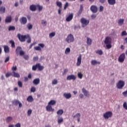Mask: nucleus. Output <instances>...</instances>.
<instances>
[{"label":"nucleus","instance_id":"f257e3e1","mask_svg":"<svg viewBox=\"0 0 127 127\" xmlns=\"http://www.w3.org/2000/svg\"><path fill=\"white\" fill-rule=\"evenodd\" d=\"M56 105V101L52 100L49 103L48 105L46 106V110L47 112H54V109L52 108V106Z\"/></svg>","mask_w":127,"mask_h":127},{"label":"nucleus","instance_id":"f03ea898","mask_svg":"<svg viewBox=\"0 0 127 127\" xmlns=\"http://www.w3.org/2000/svg\"><path fill=\"white\" fill-rule=\"evenodd\" d=\"M104 43L107 49H111L112 48V39L110 37H107L104 41Z\"/></svg>","mask_w":127,"mask_h":127},{"label":"nucleus","instance_id":"7ed1b4c3","mask_svg":"<svg viewBox=\"0 0 127 127\" xmlns=\"http://www.w3.org/2000/svg\"><path fill=\"white\" fill-rule=\"evenodd\" d=\"M32 69L33 71H36L37 69L39 71H42V70L44 69V66L41 65V64H40V63H38L36 64L35 65H33Z\"/></svg>","mask_w":127,"mask_h":127},{"label":"nucleus","instance_id":"20e7f679","mask_svg":"<svg viewBox=\"0 0 127 127\" xmlns=\"http://www.w3.org/2000/svg\"><path fill=\"white\" fill-rule=\"evenodd\" d=\"M17 37L20 42H25V40L27 37V35H23L20 34H18Z\"/></svg>","mask_w":127,"mask_h":127},{"label":"nucleus","instance_id":"39448f33","mask_svg":"<svg viewBox=\"0 0 127 127\" xmlns=\"http://www.w3.org/2000/svg\"><path fill=\"white\" fill-rule=\"evenodd\" d=\"M111 117H113V113L111 111L107 112L103 114V118L105 120H109Z\"/></svg>","mask_w":127,"mask_h":127},{"label":"nucleus","instance_id":"423d86ee","mask_svg":"<svg viewBox=\"0 0 127 127\" xmlns=\"http://www.w3.org/2000/svg\"><path fill=\"white\" fill-rule=\"evenodd\" d=\"M82 27H86L88 24H89V20L85 19L84 18H82L80 20Z\"/></svg>","mask_w":127,"mask_h":127},{"label":"nucleus","instance_id":"0eeeda50","mask_svg":"<svg viewBox=\"0 0 127 127\" xmlns=\"http://www.w3.org/2000/svg\"><path fill=\"white\" fill-rule=\"evenodd\" d=\"M16 54H18V53H19L20 56H22L24 54H25V53H24V52L22 51V48L21 47H17L16 48Z\"/></svg>","mask_w":127,"mask_h":127},{"label":"nucleus","instance_id":"6e6552de","mask_svg":"<svg viewBox=\"0 0 127 127\" xmlns=\"http://www.w3.org/2000/svg\"><path fill=\"white\" fill-rule=\"evenodd\" d=\"M125 83L123 80H119L117 84V87L118 89H122L125 87Z\"/></svg>","mask_w":127,"mask_h":127},{"label":"nucleus","instance_id":"1a4fd4ad","mask_svg":"<svg viewBox=\"0 0 127 127\" xmlns=\"http://www.w3.org/2000/svg\"><path fill=\"white\" fill-rule=\"evenodd\" d=\"M66 41L67 43H71V42H74V36L71 34L68 35L66 39Z\"/></svg>","mask_w":127,"mask_h":127},{"label":"nucleus","instance_id":"9d476101","mask_svg":"<svg viewBox=\"0 0 127 127\" xmlns=\"http://www.w3.org/2000/svg\"><path fill=\"white\" fill-rule=\"evenodd\" d=\"M125 59H126V54L123 53L119 57L118 61L119 62H120V63H123V62L125 61Z\"/></svg>","mask_w":127,"mask_h":127},{"label":"nucleus","instance_id":"9b49d317","mask_svg":"<svg viewBox=\"0 0 127 127\" xmlns=\"http://www.w3.org/2000/svg\"><path fill=\"white\" fill-rule=\"evenodd\" d=\"M12 104L14 106H18L19 105V108H21V107H22V104L17 100H13L12 101Z\"/></svg>","mask_w":127,"mask_h":127},{"label":"nucleus","instance_id":"f8f14e48","mask_svg":"<svg viewBox=\"0 0 127 127\" xmlns=\"http://www.w3.org/2000/svg\"><path fill=\"white\" fill-rule=\"evenodd\" d=\"M44 46H45V45H44V44H39L38 46L34 47V49L37 51H41V48H44Z\"/></svg>","mask_w":127,"mask_h":127},{"label":"nucleus","instance_id":"ddd939ff","mask_svg":"<svg viewBox=\"0 0 127 127\" xmlns=\"http://www.w3.org/2000/svg\"><path fill=\"white\" fill-rule=\"evenodd\" d=\"M20 22L21 24H26L27 23V19L25 17H22L20 19Z\"/></svg>","mask_w":127,"mask_h":127},{"label":"nucleus","instance_id":"4468645a","mask_svg":"<svg viewBox=\"0 0 127 127\" xmlns=\"http://www.w3.org/2000/svg\"><path fill=\"white\" fill-rule=\"evenodd\" d=\"M82 62V55L80 54L79 57L77 58V61L76 63L77 66H80Z\"/></svg>","mask_w":127,"mask_h":127},{"label":"nucleus","instance_id":"2eb2a0df","mask_svg":"<svg viewBox=\"0 0 127 127\" xmlns=\"http://www.w3.org/2000/svg\"><path fill=\"white\" fill-rule=\"evenodd\" d=\"M82 93L85 96V97H87V98L90 97V93H89V91H87L85 88H82Z\"/></svg>","mask_w":127,"mask_h":127},{"label":"nucleus","instance_id":"dca6fc26","mask_svg":"<svg viewBox=\"0 0 127 127\" xmlns=\"http://www.w3.org/2000/svg\"><path fill=\"white\" fill-rule=\"evenodd\" d=\"M66 80L68 81H70V80H73V81H75V80H76V76L73 74L68 75L66 77Z\"/></svg>","mask_w":127,"mask_h":127},{"label":"nucleus","instance_id":"f3484780","mask_svg":"<svg viewBox=\"0 0 127 127\" xmlns=\"http://www.w3.org/2000/svg\"><path fill=\"white\" fill-rule=\"evenodd\" d=\"M73 14L72 13L69 14L68 16L65 19L66 21L69 22V21H71L72 19H73Z\"/></svg>","mask_w":127,"mask_h":127},{"label":"nucleus","instance_id":"a211bd4d","mask_svg":"<svg viewBox=\"0 0 127 127\" xmlns=\"http://www.w3.org/2000/svg\"><path fill=\"white\" fill-rule=\"evenodd\" d=\"M90 10H91L93 13H96L98 11V8L97 6L93 5L90 7Z\"/></svg>","mask_w":127,"mask_h":127},{"label":"nucleus","instance_id":"6ab92c4d","mask_svg":"<svg viewBox=\"0 0 127 127\" xmlns=\"http://www.w3.org/2000/svg\"><path fill=\"white\" fill-rule=\"evenodd\" d=\"M63 96L64 97V98H65L67 100L70 99V98L72 97V94H71V93H64Z\"/></svg>","mask_w":127,"mask_h":127},{"label":"nucleus","instance_id":"aec40b11","mask_svg":"<svg viewBox=\"0 0 127 127\" xmlns=\"http://www.w3.org/2000/svg\"><path fill=\"white\" fill-rule=\"evenodd\" d=\"M39 83H40V79L39 78H36L33 81V84H34V85H37Z\"/></svg>","mask_w":127,"mask_h":127},{"label":"nucleus","instance_id":"412c9836","mask_svg":"<svg viewBox=\"0 0 127 127\" xmlns=\"http://www.w3.org/2000/svg\"><path fill=\"white\" fill-rule=\"evenodd\" d=\"M12 19L11 18V16H7L5 20V22H6V23H9L11 22Z\"/></svg>","mask_w":127,"mask_h":127},{"label":"nucleus","instance_id":"4be33fe9","mask_svg":"<svg viewBox=\"0 0 127 127\" xmlns=\"http://www.w3.org/2000/svg\"><path fill=\"white\" fill-rule=\"evenodd\" d=\"M108 2L110 5H115L116 4V0H108Z\"/></svg>","mask_w":127,"mask_h":127},{"label":"nucleus","instance_id":"5701e85b","mask_svg":"<svg viewBox=\"0 0 127 127\" xmlns=\"http://www.w3.org/2000/svg\"><path fill=\"white\" fill-rule=\"evenodd\" d=\"M91 63L92 65H97V64H98L99 65H100V64H101V62H97L96 60L91 61Z\"/></svg>","mask_w":127,"mask_h":127},{"label":"nucleus","instance_id":"b1692460","mask_svg":"<svg viewBox=\"0 0 127 127\" xmlns=\"http://www.w3.org/2000/svg\"><path fill=\"white\" fill-rule=\"evenodd\" d=\"M13 73V76L15 78H20V75L19 73L16 72L15 71H12Z\"/></svg>","mask_w":127,"mask_h":127},{"label":"nucleus","instance_id":"393cba45","mask_svg":"<svg viewBox=\"0 0 127 127\" xmlns=\"http://www.w3.org/2000/svg\"><path fill=\"white\" fill-rule=\"evenodd\" d=\"M27 101L29 102V103H31L33 102V97H32V96H29L27 98Z\"/></svg>","mask_w":127,"mask_h":127},{"label":"nucleus","instance_id":"a878e982","mask_svg":"<svg viewBox=\"0 0 127 127\" xmlns=\"http://www.w3.org/2000/svg\"><path fill=\"white\" fill-rule=\"evenodd\" d=\"M124 21H125V19H120L118 20V24H119V25H120V26H122V25H123V24H124Z\"/></svg>","mask_w":127,"mask_h":127},{"label":"nucleus","instance_id":"bb28decb","mask_svg":"<svg viewBox=\"0 0 127 127\" xmlns=\"http://www.w3.org/2000/svg\"><path fill=\"white\" fill-rule=\"evenodd\" d=\"M4 51L5 53H9V48H8V46H4Z\"/></svg>","mask_w":127,"mask_h":127},{"label":"nucleus","instance_id":"cd10ccee","mask_svg":"<svg viewBox=\"0 0 127 127\" xmlns=\"http://www.w3.org/2000/svg\"><path fill=\"white\" fill-rule=\"evenodd\" d=\"M30 9L32 11H35L36 10V6L35 5H31L30 6Z\"/></svg>","mask_w":127,"mask_h":127},{"label":"nucleus","instance_id":"c85d7f7f","mask_svg":"<svg viewBox=\"0 0 127 127\" xmlns=\"http://www.w3.org/2000/svg\"><path fill=\"white\" fill-rule=\"evenodd\" d=\"M63 113H64V111H63V110L60 109L57 111V114L59 116H62V115H63Z\"/></svg>","mask_w":127,"mask_h":127},{"label":"nucleus","instance_id":"c756f323","mask_svg":"<svg viewBox=\"0 0 127 127\" xmlns=\"http://www.w3.org/2000/svg\"><path fill=\"white\" fill-rule=\"evenodd\" d=\"M87 42L86 43L87 45H91L92 44V39H90L89 38H87Z\"/></svg>","mask_w":127,"mask_h":127},{"label":"nucleus","instance_id":"7c9ffc66","mask_svg":"<svg viewBox=\"0 0 127 127\" xmlns=\"http://www.w3.org/2000/svg\"><path fill=\"white\" fill-rule=\"evenodd\" d=\"M13 118L12 117H8L6 119V123H10L12 121Z\"/></svg>","mask_w":127,"mask_h":127},{"label":"nucleus","instance_id":"2f4dec72","mask_svg":"<svg viewBox=\"0 0 127 127\" xmlns=\"http://www.w3.org/2000/svg\"><path fill=\"white\" fill-rule=\"evenodd\" d=\"M26 39H28L27 40V43H31V38L29 36V35H27Z\"/></svg>","mask_w":127,"mask_h":127},{"label":"nucleus","instance_id":"473e14b6","mask_svg":"<svg viewBox=\"0 0 127 127\" xmlns=\"http://www.w3.org/2000/svg\"><path fill=\"white\" fill-rule=\"evenodd\" d=\"M0 13H4L5 12V8L4 7H0Z\"/></svg>","mask_w":127,"mask_h":127},{"label":"nucleus","instance_id":"72a5a7b5","mask_svg":"<svg viewBox=\"0 0 127 127\" xmlns=\"http://www.w3.org/2000/svg\"><path fill=\"white\" fill-rule=\"evenodd\" d=\"M13 30H15V27H14V26H9L8 28V31H12Z\"/></svg>","mask_w":127,"mask_h":127},{"label":"nucleus","instance_id":"f704fd0d","mask_svg":"<svg viewBox=\"0 0 127 127\" xmlns=\"http://www.w3.org/2000/svg\"><path fill=\"white\" fill-rule=\"evenodd\" d=\"M63 122H64V119H63L62 117L59 118L58 123L59 125H60V124H62V123H63Z\"/></svg>","mask_w":127,"mask_h":127},{"label":"nucleus","instance_id":"c9c22d12","mask_svg":"<svg viewBox=\"0 0 127 127\" xmlns=\"http://www.w3.org/2000/svg\"><path fill=\"white\" fill-rule=\"evenodd\" d=\"M56 4H57V5L59 6V7H60V8H62V3L61 2L57 1L56 2Z\"/></svg>","mask_w":127,"mask_h":127},{"label":"nucleus","instance_id":"e433bc0d","mask_svg":"<svg viewBox=\"0 0 127 127\" xmlns=\"http://www.w3.org/2000/svg\"><path fill=\"white\" fill-rule=\"evenodd\" d=\"M81 116V115L80 113H77L76 114V118H77V121L78 123L80 122V117Z\"/></svg>","mask_w":127,"mask_h":127},{"label":"nucleus","instance_id":"4c0bfd02","mask_svg":"<svg viewBox=\"0 0 127 127\" xmlns=\"http://www.w3.org/2000/svg\"><path fill=\"white\" fill-rule=\"evenodd\" d=\"M96 54L99 55H103V51L102 50H98L96 52Z\"/></svg>","mask_w":127,"mask_h":127},{"label":"nucleus","instance_id":"58836bf2","mask_svg":"<svg viewBox=\"0 0 127 127\" xmlns=\"http://www.w3.org/2000/svg\"><path fill=\"white\" fill-rule=\"evenodd\" d=\"M56 34L55 33V32H53L50 33V34H49L50 38H52V37H54V36H55Z\"/></svg>","mask_w":127,"mask_h":127},{"label":"nucleus","instance_id":"ea45409f","mask_svg":"<svg viewBox=\"0 0 127 127\" xmlns=\"http://www.w3.org/2000/svg\"><path fill=\"white\" fill-rule=\"evenodd\" d=\"M58 83V81L56 79H55L52 81V85H57Z\"/></svg>","mask_w":127,"mask_h":127},{"label":"nucleus","instance_id":"a19ab883","mask_svg":"<svg viewBox=\"0 0 127 127\" xmlns=\"http://www.w3.org/2000/svg\"><path fill=\"white\" fill-rule=\"evenodd\" d=\"M27 27L28 28V29H29V30H30V29H32L33 25L30 23H29L28 24Z\"/></svg>","mask_w":127,"mask_h":127},{"label":"nucleus","instance_id":"79ce46f5","mask_svg":"<svg viewBox=\"0 0 127 127\" xmlns=\"http://www.w3.org/2000/svg\"><path fill=\"white\" fill-rule=\"evenodd\" d=\"M36 91V88L35 87L33 86L31 88V92L32 93H34Z\"/></svg>","mask_w":127,"mask_h":127},{"label":"nucleus","instance_id":"37998d69","mask_svg":"<svg viewBox=\"0 0 127 127\" xmlns=\"http://www.w3.org/2000/svg\"><path fill=\"white\" fill-rule=\"evenodd\" d=\"M10 43H11V47H12V48H14V47H15V45L14 44V41H13L12 40L10 41Z\"/></svg>","mask_w":127,"mask_h":127},{"label":"nucleus","instance_id":"c03bdc74","mask_svg":"<svg viewBox=\"0 0 127 127\" xmlns=\"http://www.w3.org/2000/svg\"><path fill=\"white\" fill-rule=\"evenodd\" d=\"M70 51H71V50L69 48H67L65 51V54H68V53H70Z\"/></svg>","mask_w":127,"mask_h":127},{"label":"nucleus","instance_id":"a18cd8bd","mask_svg":"<svg viewBox=\"0 0 127 127\" xmlns=\"http://www.w3.org/2000/svg\"><path fill=\"white\" fill-rule=\"evenodd\" d=\"M67 73H68V69L67 68H65L64 70V71L63 72V75H66L67 74Z\"/></svg>","mask_w":127,"mask_h":127},{"label":"nucleus","instance_id":"49530a36","mask_svg":"<svg viewBox=\"0 0 127 127\" xmlns=\"http://www.w3.org/2000/svg\"><path fill=\"white\" fill-rule=\"evenodd\" d=\"M42 24L44 26H46V25H47V22L44 20H42Z\"/></svg>","mask_w":127,"mask_h":127},{"label":"nucleus","instance_id":"de8ad7c7","mask_svg":"<svg viewBox=\"0 0 127 127\" xmlns=\"http://www.w3.org/2000/svg\"><path fill=\"white\" fill-rule=\"evenodd\" d=\"M78 77L79 78V79H82L83 78V74H82L81 72H78Z\"/></svg>","mask_w":127,"mask_h":127},{"label":"nucleus","instance_id":"09e8293b","mask_svg":"<svg viewBox=\"0 0 127 127\" xmlns=\"http://www.w3.org/2000/svg\"><path fill=\"white\" fill-rule=\"evenodd\" d=\"M18 85L20 88H22V82L20 81H18Z\"/></svg>","mask_w":127,"mask_h":127},{"label":"nucleus","instance_id":"8fccbe9b","mask_svg":"<svg viewBox=\"0 0 127 127\" xmlns=\"http://www.w3.org/2000/svg\"><path fill=\"white\" fill-rule=\"evenodd\" d=\"M11 70L13 72H14V71H16L17 70V67H16V66L12 67Z\"/></svg>","mask_w":127,"mask_h":127},{"label":"nucleus","instance_id":"3c124183","mask_svg":"<svg viewBox=\"0 0 127 127\" xmlns=\"http://www.w3.org/2000/svg\"><path fill=\"white\" fill-rule=\"evenodd\" d=\"M121 35H122V36H125L126 35H127V31H123L122 32Z\"/></svg>","mask_w":127,"mask_h":127},{"label":"nucleus","instance_id":"603ef678","mask_svg":"<svg viewBox=\"0 0 127 127\" xmlns=\"http://www.w3.org/2000/svg\"><path fill=\"white\" fill-rule=\"evenodd\" d=\"M11 76V73L10 72H7L5 74V77L6 78H8V77H10Z\"/></svg>","mask_w":127,"mask_h":127},{"label":"nucleus","instance_id":"864d4df0","mask_svg":"<svg viewBox=\"0 0 127 127\" xmlns=\"http://www.w3.org/2000/svg\"><path fill=\"white\" fill-rule=\"evenodd\" d=\"M27 114H28V116H30V115L32 114V110L31 109L28 110Z\"/></svg>","mask_w":127,"mask_h":127},{"label":"nucleus","instance_id":"5fc2aeb1","mask_svg":"<svg viewBox=\"0 0 127 127\" xmlns=\"http://www.w3.org/2000/svg\"><path fill=\"white\" fill-rule=\"evenodd\" d=\"M33 61L34 62L38 61V57H34L33 59Z\"/></svg>","mask_w":127,"mask_h":127},{"label":"nucleus","instance_id":"6e6d98bb","mask_svg":"<svg viewBox=\"0 0 127 127\" xmlns=\"http://www.w3.org/2000/svg\"><path fill=\"white\" fill-rule=\"evenodd\" d=\"M23 58L25 60H28V59H29V56H28V55H24Z\"/></svg>","mask_w":127,"mask_h":127},{"label":"nucleus","instance_id":"4d7b16f0","mask_svg":"<svg viewBox=\"0 0 127 127\" xmlns=\"http://www.w3.org/2000/svg\"><path fill=\"white\" fill-rule=\"evenodd\" d=\"M123 107L125 108V110H127V102H124L123 104Z\"/></svg>","mask_w":127,"mask_h":127},{"label":"nucleus","instance_id":"13d9d810","mask_svg":"<svg viewBox=\"0 0 127 127\" xmlns=\"http://www.w3.org/2000/svg\"><path fill=\"white\" fill-rule=\"evenodd\" d=\"M83 11L82 10H79L78 12H77V15L78 16H80V15H81V14H82V12Z\"/></svg>","mask_w":127,"mask_h":127},{"label":"nucleus","instance_id":"bf43d9fd","mask_svg":"<svg viewBox=\"0 0 127 127\" xmlns=\"http://www.w3.org/2000/svg\"><path fill=\"white\" fill-rule=\"evenodd\" d=\"M68 6H69V3H68V2L65 3L64 8V9H66V8H67V7H68Z\"/></svg>","mask_w":127,"mask_h":127},{"label":"nucleus","instance_id":"052dcab7","mask_svg":"<svg viewBox=\"0 0 127 127\" xmlns=\"http://www.w3.org/2000/svg\"><path fill=\"white\" fill-rule=\"evenodd\" d=\"M38 7L39 11H41V10H42V8H43V7L40 5H38Z\"/></svg>","mask_w":127,"mask_h":127},{"label":"nucleus","instance_id":"680f3d73","mask_svg":"<svg viewBox=\"0 0 127 127\" xmlns=\"http://www.w3.org/2000/svg\"><path fill=\"white\" fill-rule=\"evenodd\" d=\"M122 94L124 97H127V90L123 92Z\"/></svg>","mask_w":127,"mask_h":127},{"label":"nucleus","instance_id":"e2e57ef3","mask_svg":"<svg viewBox=\"0 0 127 127\" xmlns=\"http://www.w3.org/2000/svg\"><path fill=\"white\" fill-rule=\"evenodd\" d=\"M15 127H21V126L20 125V123H18L16 125H15Z\"/></svg>","mask_w":127,"mask_h":127},{"label":"nucleus","instance_id":"0e129e2a","mask_svg":"<svg viewBox=\"0 0 127 127\" xmlns=\"http://www.w3.org/2000/svg\"><path fill=\"white\" fill-rule=\"evenodd\" d=\"M8 61H9V57H8L5 59L4 63H6V62H8Z\"/></svg>","mask_w":127,"mask_h":127},{"label":"nucleus","instance_id":"69168bd1","mask_svg":"<svg viewBox=\"0 0 127 127\" xmlns=\"http://www.w3.org/2000/svg\"><path fill=\"white\" fill-rule=\"evenodd\" d=\"M99 8V11H103L104 10V7L103 6H100Z\"/></svg>","mask_w":127,"mask_h":127},{"label":"nucleus","instance_id":"338daca9","mask_svg":"<svg viewBox=\"0 0 127 127\" xmlns=\"http://www.w3.org/2000/svg\"><path fill=\"white\" fill-rule=\"evenodd\" d=\"M96 17L97 15H96L95 14H93L91 15V18H92V19H95V18H96Z\"/></svg>","mask_w":127,"mask_h":127},{"label":"nucleus","instance_id":"774afa93","mask_svg":"<svg viewBox=\"0 0 127 127\" xmlns=\"http://www.w3.org/2000/svg\"><path fill=\"white\" fill-rule=\"evenodd\" d=\"M79 97L80 99H83L84 98V95L82 93L79 94Z\"/></svg>","mask_w":127,"mask_h":127}]
</instances>
